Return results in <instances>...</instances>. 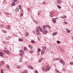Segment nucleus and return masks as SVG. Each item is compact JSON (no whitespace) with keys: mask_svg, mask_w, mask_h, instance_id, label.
Instances as JSON below:
<instances>
[{"mask_svg":"<svg viewBox=\"0 0 73 73\" xmlns=\"http://www.w3.org/2000/svg\"><path fill=\"white\" fill-rule=\"evenodd\" d=\"M20 53L19 54V55L21 56H23V55L24 53L23 50H20Z\"/></svg>","mask_w":73,"mask_h":73,"instance_id":"f257e3e1","label":"nucleus"},{"mask_svg":"<svg viewBox=\"0 0 73 73\" xmlns=\"http://www.w3.org/2000/svg\"><path fill=\"white\" fill-rule=\"evenodd\" d=\"M48 32L47 31H42V33L43 35H46V34H47V33Z\"/></svg>","mask_w":73,"mask_h":73,"instance_id":"f03ea898","label":"nucleus"},{"mask_svg":"<svg viewBox=\"0 0 73 73\" xmlns=\"http://www.w3.org/2000/svg\"><path fill=\"white\" fill-rule=\"evenodd\" d=\"M50 17H53V15H54V13L53 12L51 11L50 12Z\"/></svg>","mask_w":73,"mask_h":73,"instance_id":"7ed1b4c3","label":"nucleus"},{"mask_svg":"<svg viewBox=\"0 0 73 73\" xmlns=\"http://www.w3.org/2000/svg\"><path fill=\"white\" fill-rule=\"evenodd\" d=\"M49 69H50V68L49 67V66H48L46 67V69H45V70L46 72H48V71H49Z\"/></svg>","mask_w":73,"mask_h":73,"instance_id":"20e7f679","label":"nucleus"},{"mask_svg":"<svg viewBox=\"0 0 73 73\" xmlns=\"http://www.w3.org/2000/svg\"><path fill=\"white\" fill-rule=\"evenodd\" d=\"M5 53H6V54H10V52H9V50H5Z\"/></svg>","mask_w":73,"mask_h":73,"instance_id":"39448f33","label":"nucleus"},{"mask_svg":"<svg viewBox=\"0 0 73 73\" xmlns=\"http://www.w3.org/2000/svg\"><path fill=\"white\" fill-rule=\"evenodd\" d=\"M43 31H47V29H46V26H44L43 27Z\"/></svg>","mask_w":73,"mask_h":73,"instance_id":"423d86ee","label":"nucleus"},{"mask_svg":"<svg viewBox=\"0 0 73 73\" xmlns=\"http://www.w3.org/2000/svg\"><path fill=\"white\" fill-rule=\"evenodd\" d=\"M60 62L62 64H64V60L62 59H60Z\"/></svg>","mask_w":73,"mask_h":73,"instance_id":"0eeeda50","label":"nucleus"},{"mask_svg":"<svg viewBox=\"0 0 73 73\" xmlns=\"http://www.w3.org/2000/svg\"><path fill=\"white\" fill-rule=\"evenodd\" d=\"M36 35H40V32H39V30L38 29L36 30Z\"/></svg>","mask_w":73,"mask_h":73,"instance_id":"6e6552de","label":"nucleus"},{"mask_svg":"<svg viewBox=\"0 0 73 73\" xmlns=\"http://www.w3.org/2000/svg\"><path fill=\"white\" fill-rule=\"evenodd\" d=\"M44 51H45V50L42 49L41 51V55H43V54H44Z\"/></svg>","mask_w":73,"mask_h":73,"instance_id":"1a4fd4ad","label":"nucleus"},{"mask_svg":"<svg viewBox=\"0 0 73 73\" xmlns=\"http://www.w3.org/2000/svg\"><path fill=\"white\" fill-rule=\"evenodd\" d=\"M57 3L58 4H60L61 3V1L60 0H58L57 1Z\"/></svg>","mask_w":73,"mask_h":73,"instance_id":"9d476101","label":"nucleus"},{"mask_svg":"<svg viewBox=\"0 0 73 73\" xmlns=\"http://www.w3.org/2000/svg\"><path fill=\"white\" fill-rule=\"evenodd\" d=\"M28 68L31 69H33V68L32 66H28Z\"/></svg>","mask_w":73,"mask_h":73,"instance_id":"9b49d317","label":"nucleus"},{"mask_svg":"<svg viewBox=\"0 0 73 73\" xmlns=\"http://www.w3.org/2000/svg\"><path fill=\"white\" fill-rule=\"evenodd\" d=\"M15 3L14 2H12L11 3V5L12 7H13V6H15Z\"/></svg>","mask_w":73,"mask_h":73,"instance_id":"f8f14e48","label":"nucleus"},{"mask_svg":"<svg viewBox=\"0 0 73 73\" xmlns=\"http://www.w3.org/2000/svg\"><path fill=\"white\" fill-rule=\"evenodd\" d=\"M29 52L31 54H32L34 52V50H32L29 51Z\"/></svg>","mask_w":73,"mask_h":73,"instance_id":"ddd939ff","label":"nucleus"},{"mask_svg":"<svg viewBox=\"0 0 73 73\" xmlns=\"http://www.w3.org/2000/svg\"><path fill=\"white\" fill-rule=\"evenodd\" d=\"M6 67L7 69H9V68H10V67H9V65H8V64H7L6 65Z\"/></svg>","mask_w":73,"mask_h":73,"instance_id":"4468645a","label":"nucleus"},{"mask_svg":"<svg viewBox=\"0 0 73 73\" xmlns=\"http://www.w3.org/2000/svg\"><path fill=\"white\" fill-rule=\"evenodd\" d=\"M22 59H23V57H21L20 58L19 60V61L20 62H22Z\"/></svg>","mask_w":73,"mask_h":73,"instance_id":"2eb2a0df","label":"nucleus"},{"mask_svg":"<svg viewBox=\"0 0 73 73\" xmlns=\"http://www.w3.org/2000/svg\"><path fill=\"white\" fill-rule=\"evenodd\" d=\"M52 21H53V23H56V20H55V19L54 18L52 19Z\"/></svg>","mask_w":73,"mask_h":73,"instance_id":"dca6fc26","label":"nucleus"},{"mask_svg":"<svg viewBox=\"0 0 73 73\" xmlns=\"http://www.w3.org/2000/svg\"><path fill=\"white\" fill-rule=\"evenodd\" d=\"M28 47L31 49H33V47H32V46H31V45H29Z\"/></svg>","mask_w":73,"mask_h":73,"instance_id":"f3484780","label":"nucleus"},{"mask_svg":"<svg viewBox=\"0 0 73 73\" xmlns=\"http://www.w3.org/2000/svg\"><path fill=\"white\" fill-rule=\"evenodd\" d=\"M57 33L56 32H55L52 34V36H55L57 35Z\"/></svg>","mask_w":73,"mask_h":73,"instance_id":"a211bd4d","label":"nucleus"},{"mask_svg":"<svg viewBox=\"0 0 73 73\" xmlns=\"http://www.w3.org/2000/svg\"><path fill=\"white\" fill-rule=\"evenodd\" d=\"M46 27L48 28H49V29H50V26H49V25H45Z\"/></svg>","mask_w":73,"mask_h":73,"instance_id":"6ab92c4d","label":"nucleus"},{"mask_svg":"<svg viewBox=\"0 0 73 73\" xmlns=\"http://www.w3.org/2000/svg\"><path fill=\"white\" fill-rule=\"evenodd\" d=\"M66 31L67 33H70V30L68 29H66Z\"/></svg>","mask_w":73,"mask_h":73,"instance_id":"aec40b11","label":"nucleus"},{"mask_svg":"<svg viewBox=\"0 0 73 73\" xmlns=\"http://www.w3.org/2000/svg\"><path fill=\"white\" fill-rule=\"evenodd\" d=\"M18 40L19 41H23V39L21 38L19 39Z\"/></svg>","mask_w":73,"mask_h":73,"instance_id":"412c9836","label":"nucleus"},{"mask_svg":"<svg viewBox=\"0 0 73 73\" xmlns=\"http://www.w3.org/2000/svg\"><path fill=\"white\" fill-rule=\"evenodd\" d=\"M3 53L1 52H0V56L1 57H3Z\"/></svg>","mask_w":73,"mask_h":73,"instance_id":"4be33fe9","label":"nucleus"},{"mask_svg":"<svg viewBox=\"0 0 73 73\" xmlns=\"http://www.w3.org/2000/svg\"><path fill=\"white\" fill-rule=\"evenodd\" d=\"M29 35V33L28 32H26V33L25 36H28Z\"/></svg>","mask_w":73,"mask_h":73,"instance_id":"5701e85b","label":"nucleus"},{"mask_svg":"<svg viewBox=\"0 0 73 73\" xmlns=\"http://www.w3.org/2000/svg\"><path fill=\"white\" fill-rule=\"evenodd\" d=\"M42 49H46V46H42Z\"/></svg>","mask_w":73,"mask_h":73,"instance_id":"b1692460","label":"nucleus"},{"mask_svg":"<svg viewBox=\"0 0 73 73\" xmlns=\"http://www.w3.org/2000/svg\"><path fill=\"white\" fill-rule=\"evenodd\" d=\"M55 70L56 71V72H57L58 73H61V72H60V71H58V70H57V69H55Z\"/></svg>","mask_w":73,"mask_h":73,"instance_id":"393cba45","label":"nucleus"},{"mask_svg":"<svg viewBox=\"0 0 73 73\" xmlns=\"http://www.w3.org/2000/svg\"><path fill=\"white\" fill-rule=\"evenodd\" d=\"M1 63L2 65H3V64H4V62L3 61H2L1 62Z\"/></svg>","mask_w":73,"mask_h":73,"instance_id":"a878e982","label":"nucleus"},{"mask_svg":"<svg viewBox=\"0 0 73 73\" xmlns=\"http://www.w3.org/2000/svg\"><path fill=\"white\" fill-rule=\"evenodd\" d=\"M57 7L59 9H60L61 8V6H59V5H58L57 6Z\"/></svg>","mask_w":73,"mask_h":73,"instance_id":"bb28decb","label":"nucleus"},{"mask_svg":"<svg viewBox=\"0 0 73 73\" xmlns=\"http://www.w3.org/2000/svg\"><path fill=\"white\" fill-rule=\"evenodd\" d=\"M63 24L65 25H66V24H68V23H67L66 22H63Z\"/></svg>","mask_w":73,"mask_h":73,"instance_id":"cd10ccee","label":"nucleus"},{"mask_svg":"<svg viewBox=\"0 0 73 73\" xmlns=\"http://www.w3.org/2000/svg\"><path fill=\"white\" fill-rule=\"evenodd\" d=\"M1 73H4V71L2 69H1Z\"/></svg>","mask_w":73,"mask_h":73,"instance_id":"c85d7f7f","label":"nucleus"},{"mask_svg":"<svg viewBox=\"0 0 73 73\" xmlns=\"http://www.w3.org/2000/svg\"><path fill=\"white\" fill-rule=\"evenodd\" d=\"M42 71H44V70H45V68H44V67H42Z\"/></svg>","mask_w":73,"mask_h":73,"instance_id":"c756f323","label":"nucleus"},{"mask_svg":"<svg viewBox=\"0 0 73 73\" xmlns=\"http://www.w3.org/2000/svg\"><path fill=\"white\" fill-rule=\"evenodd\" d=\"M24 50H27V47H25Z\"/></svg>","mask_w":73,"mask_h":73,"instance_id":"7c9ffc66","label":"nucleus"},{"mask_svg":"<svg viewBox=\"0 0 73 73\" xmlns=\"http://www.w3.org/2000/svg\"><path fill=\"white\" fill-rule=\"evenodd\" d=\"M40 32H42V31H42V28H40Z\"/></svg>","mask_w":73,"mask_h":73,"instance_id":"2f4dec72","label":"nucleus"},{"mask_svg":"<svg viewBox=\"0 0 73 73\" xmlns=\"http://www.w3.org/2000/svg\"><path fill=\"white\" fill-rule=\"evenodd\" d=\"M24 72L25 73H28V71L27 70H26Z\"/></svg>","mask_w":73,"mask_h":73,"instance_id":"473e14b6","label":"nucleus"},{"mask_svg":"<svg viewBox=\"0 0 73 73\" xmlns=\"http://www.w3.org/2000/svg\"><path fill=\"white\" fill-rule=\"evenodd\" d=\"M16 10L17 11H18V12L19 11V9L18 8H17Z\"/></svg>","mask_w":73,"mask_h":73,"instance_id":"72a5a7b5","label":"nucleus"},{"mask_svg":"<svg viewBox=\"0 0 73 73\" xmlns=\"http://www.w3.org/2000/svg\"><path fill=\"white\" fill-rule=\"evenodd\" d=\"M4 33H6L7 32V31L5 30H3L2 31Z\"/></svg>","mask_w":73,"mask_h":73,"instance_id":"f704fd0d","label":"nucleus"},{"mask_svg":"<svg viewBox=\"0 0 73 73\" xmlns=\"http://www.w3.org/2000/svg\"><path fill=\"white\" fill-rule=\"evenodd\" d=\"M38 52H40V51H41V49H40V48H38Z\"/></svg>","mask_w":73,"mask_h":73,"instance_id":"c9c22d12","label":"nucleus"},{"mask_svg":"<svg viewBox=\"0 0 73 73\" xmlns=\"http://www.w3.org/2000/svg\"><path fill=\"white\" fill-rule=\"evenodd\" d=\"M31 42L32 43H34L35 42V41L33 40H31Z\"/></svg>","mask_w":73,"mask_h":73,"instance_id":"e433bc0d","label":"nucleus"},{"mask_svg":"<svg viewBox=\"0 0 73 73\" xmlns=\"http://www.w3.org/2000/svg\"><path fill=\"white\" fill-rule=\"evenodd\" d=\"M6 13V15H9V13Z\"/></svg>","mask_w":73,"mask_h":73,"instance_id":"4c0bfd02","label":"nucleus"},{"mask_svg":"<svg viewBox=\"0 0 73 73\" xmlns=\"http://www.w3.org/2000/svg\"><path fill=\"white\" fill-rule=\"evenodd\" d=\"M57 43H58V44H60V41H58V40L57 41Z\"/></svg>","mask_w":73,"mask_h":73,"instance_id":"58836bf2","label":"nucleus"},{"mask_svg":"<svg viewBox=\"0 0 73 73\" xmlns=\"http://www.w3.org/2000/svg\"><path fill=\"white\" fill-rule=\"evenodd\" d=\"M35 31H32V33H34V34H35Z\"/></svg>","mask_w":73,"mask_h":73,"instance_id":"ea45409f","label":"nucleus"},{"mask_svg":"<svg viewBox=\"0 0 73 73\" xmlns=\"http://www.w3.org/2000/svg\"><path fill=\"white\" fill-rule=\"evenodd\" d=\"M41 61H42V60H41V59L39 60V62L40 63V62H41Z\"/></svg>","mask_w":73,"mask_h":73,"instance_id":"a19ab883","label":"nucleus"},{"mask_svg":"<svg viewBox=\"0 0 73 73\" xmlns=\"http://www.w3.org/2000/svg\"><path fill=\"white\" fill-rule=\"evenodd\" d=\"M1 26L2 27H4V25H1Z\"/></svg>","mask_w":73,"mask_h":73,"instance_id":"79ce46f5","label":"nucleus"},{"mask_svg":"<svg viewBox=\"0 0 73 73\" xmlns=\"http://www.w3.org/2000/svg\"><path fill=\"white\" fill-rule=\"evenodd\" d=\"M37 54L38 55H40V52H38Z\"/></svg>","mask_w":73,"mask_h":73,"instance_id":"37998d69","label":"nucleus"},{"mask_svg":"<svg viewBox=\"0 0 73 73\" xmlns=\"http://www.w3.org/2000/svg\"><path fill=\"white\" fill-rule=\"evenodd\" d=\"M28 63L27 62H25V64H26V65H27L28 64Z\"/></svg>","mask_w":73,"mask_h":73,"instance_id":"c03bdc74","label":"nucleus"},{"mask_svg":"<svg viewBox=\"0 0 73 73\" xmlns=\"http://www.w3.org/2000/svg\"><path fill=\"white\" fill-rule=\"evenodd\" d=\"M33 21L36 23V24H37V22L36 21H35V20H34Z\"/></svg>","mask_w":73,"mask_h":73,"instance_id":"a18cd8bd","label":"nucleus"},{"mask_svg":"<svg viewBox=\"0 0 73 73\" xmlns=\"http://www.w3.org/2000/svg\"><path fill=\"white\" fill-rule=\"evenodd\" d=\"M61 18H62V19H65V18L64 17V16H62L61 17Z\"/></svg>","mask_w":73,"mask_h":73,"instance_id":"49530a36","label":"nucleus"},{"mask_svg":"<svg viewBox=\"0 0 73 73\" xmlns=\"http://www.w3.org/2000/svg\"><path fill=\"white\" fill-rule=\"evenodd\" d=\"M40 28H41V27L39 26L38 27V29H40Z\"/></svg>","mask_w":73,"mask_h":73,"instance_id":"de8ad7c7","label":"nucleus"},{"mask_svg":"<svg viewBox=\"0 0 73 73\" xmlns=\"http://www.w3.org/2000/svg\"><path fill=\"white\" fill-rule=\"evenodd\" d=\"M17 68H18V69H20V68H21V67H20V66H18L17 67Z\"/></svg>","mask_w":73,"mask_h":73,"instance_id":"09e8293b","label":"nucleus"},{"mask_svg":"<svg viewBox=\"0 0 73 73\" xmlns=\"http://www.w3.org/2000/svg\"><path fill=\"white\" fill-rule=\"evenodd\" d=\"M58 59H59V58H58V59L57 58H55V60L56 61H57V60H58Z\"/></svg>","mask_w":73,"mask_h":73,"instance_id":"8fccbe9b","label":"nucleus"},{"mask_svg":"<svg viewBox=\"0 0 73 73\" xmlns=\"http://www.w3.org/2000/svg\"><path fill=\"white\" fill-rule=\"evenodd\" d=\"M17 0H14V1L15 3V2H16V1H17Z\"/></svg>","mask_w":73,"mask_h":73,"instance_id":"3c124183","label":"nucleus"},{"mask_svg":"<svg viewBox=\"0 0 73 73\" xmlns=\"http://www.w3.org/2000/svg\"><path fill=\"white\" fill-rule=\"evenodd\" d=\"M40 15V12H38V15Z\"/></svg>","mask_w":73,"mask_h":73,"instance_id":"603ef678","label":"nucleus"},{"mask_svg":"<svg viewBox=\"0 0 73 73\" xmlns=\"http://www.w3.org/2000/svg\"><path fill=\"white\" fill-rule=\"evenodd\" d=\"M43 3L44 4H46L45 1H43Z\"/></svg>","mask_w":73,"mask_h":73,"instance_id":"864d4df0","label":"nucleus"},{"mask_svg":"<svg viewBox=\"0 0 73 73\" xmlns=\"http://www.w3.org/2000/svg\"><path fill=\"white\" fill-rule=\"evenodd\" d=\"M61 50L62 52H64V50H63V49H61Z\"/></svg>","mask_w":73,"mask_h":73,"instance_id":"5fc2aeb1","label":"nucleus"},{"mask_svg":"<svg viewBox=\"0 0 73 73\" xmlns=\"http://www.w3.org/2000/svg\"><path fill=\"white\" fill-rule=\"evenodd\" d=\"M28 11H30V9H29V8H28Z\"/></svg>","mask_w":73,"mask_h":73,"instance_id":"6e6d98bb","label":"nucleus"},{"mask_svg":"<svg viewBox=\"0 0 73 73\" xmlns=\"http://www.w3.org/2000/svg\"><path fill=\"white\" fill-rule=\"evenodd\" d=\"M70 65H72V62H70Z\"/></svg>","mask_w":73,"mask_h":73,"instance_id":"4d7b16f0","label":"nucleus"},{"mask_svg":"<svg viewBox=\"0 0 73 73\" xmlns=\"http://www.w3.org/2000/svg\"><path fill=\"white\" fill-rule=\"evenodd\" d=\"M64 17V18H66V16H63Z\"/></svg>","mask_w":73,"mask_h":73,"instance_id":"13d9d810","label":"nucleus"},{"mask_svg":"<svg viewBox=\"0 0 73 73\" xmlns=\"http://www.w3.org/2000/svg\"><path fill=\"white\" fill-rule=\"evenodd\" d=\"M23 14L22 13L21 14V15H20L21 16H23Z\"/></svg>","mask_w":73,"mask_h":73,"instance_id":"bf43d9fd","label":"nucleus"},{"mask_svg":"<svg viewBox=\"0 0 73 73\" xmlns=\"http://www.w3.org/2000/svg\"><path fill=\"white\" fill-rule=\"evenodd\" d=\"M6 40H9V39L8 38H6Z\"/></svg>","mask_w":73,"mask_h":73,"instance_id":"052dcab7","label":"nucleus"},{"mask_svg":"<svg viewBox=\"0 0 73 73\" xmlns=\"http://www.w3.org/2000/svg\"><path fill=\"white\" fill-rule=\"evenodd\" d=\"M40 60H41L42 61V60H43V58H41Z\"/></svg>","mask_w":73,"mask_h":73,"instance_id":"680f3d73","label":"nucleus"},{"mask_svg":"<svg viewBox=\"0 0 73 73\" xmlns=\"http://www.w3.org/2000/svg\"><path fill=\"white\" fill-rule=\"evenodd\" d=\"M37 70H36L35 71V73H37Z\"/></svg>","mask_w":73,"mask_h":73,"instance_id":"e2e57ef3","label":"nucleus"},{"mask_svg":"<svg viewBox=\"0 0 73 73\" xmlns=\"http://www.w3.org/2000/svg\"><path fill=\"white\" fill-rule=\"evenodd\" d=\"M19 8V9H21V7Z\"/></svg>","mask_w":73,"mask_h":73,"instance_id":"0e129e2a","label":"nucleus"},{"mask_svg":"<svg viewBox=\"0 0 73 73\" xmlns=\"http://www.w3.org/2000/svg\"><path fill=\"white\" fill-rule=\"evenodd\" d=\"M18 7H21V5H19Z\"/></svg>","mask_w":73,"mask_h":73,"instance_id":"69168bd1","label":"nucleus"},{"mask_svg":"<svg viewBox=\"0 0 73 73\" xmlns=\"http://www.w3.org/2000/svg\"><path fill=\"white\" fill-rule=\"evenodd\" d=\"M71 39L72 40H73V36L72 37Z\"/></svg>","mask_w":73,"mask_h":73,"instance_id":"338daca9","label":"nucleus"},{"mask_svg":"<svg viewBox=\"0 0 73 73\" xmlns=\"http://www.w3.org/2000/svg\"><path fill=\"white\" fill-rule=\"evenodd\" d=\"M54 66H55L56 67V64H54Z\"/></svg>","mask_w":73,"mask_h":73,"instance_id":"774afa93","label":"nucleus"}]
</instances>
